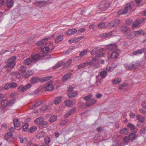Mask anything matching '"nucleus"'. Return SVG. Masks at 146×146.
I'll use <instances>...</instances> for the list:
<instances>
[{
	"label": "nucleus",
	"mask_w": 146,
	"mask_h": 146,
	"mask_svg": "<svg viewBox=\"0 0 146 146\" xmlns=\"http://www.w3.org/2000/svg\"><path fill=\"white\" fill-rule=\"evenodd\" d=\"M107 48L109 50L112 51L110 55L111 58L114 59L119 56L120 51L117 48V46L115 44L109 45L107 47Z\"/></svg>",
	"instance_id": "obj_1"
},
{
	"label": "nucleus",
	"mask_w": 146,
	"mask_h": 146,
	"mask_svg": "<svg viewBox=\"0 0 146 146\" xmlns=\"http://www.w3.org/2000/svg\"><path fill=\"white\" fill-rule=\"evenodd\" d=\"M46 46H44L43 48H40L43 53H47L50 50H52L54 48V46L51 42H48L46 43Z\"/></svg>",
	"instance_id": "obj_2"
},
{
	"label": "nucleus",
	"mask_w": 146,
	"mask_h": 146,
	"mask_svg": "<svg viewBox=\"0 0 146 146\" xmlns=\"http://www.w3.org/2000/svg\"><path fill=\"white\" fill-rule=\"evenodd\" d=\"M133 5V4L132 2L127 3L126 4L125 9H121L119 11L117 12V14L120 15L126 14L128 11L131 10Z\"/></svg>",
	"instance_id": "obj_3"
},
{
	"label": "nucleus",
	"mask_w": 146,
	"mask_h": 146,
	"mask_svg": "<svg viewBox=\"0 0 146 146\" xmlns=\"http://www.w3.org/2000/svg\"><path fill=\"white\" fill-rule=\"evenodd\" d=\"M92 95L90 94L84 98V100H86V105L88 106H90L95 104L96 101L92 98Z\"/></svg>",
	"instance_id": "obj_4"
},
{
	"label": "nucleus",
	"mask_w": 146,
	"mask_h": 146,
	"mask_svg": "<svg viewBox=\"0 0 146 146\" xmlns=\"http://www.w3.org/2000/svg\"><path fill=\"white\" fill-rule=\"evenodd\" d=\"M15 101L14 99L9 101L7 100H3L1 102V104L3 107L6 108L7 106H12L15 104Z\"/></svg>",
	"instance_id": "obj_5"
},
{
	"label": "nucleus",
	"mask_w": 146,
	"mask_h": 146,
	"mask_svg": "<svg viewBox=\"0 0 146 146\" xmlns=\"http://www.w3.org/2000/svg\"><path fill=\"white\" fill-rule=\"evenodd\" d=\"M36 55L32 56L31 58H28L25 60L24 61V64L26 65H29L31 63H36Z\"/></svg>",
	"instance_id": "obj_6"
},
{
	"label": "nucleus",
	"mask_w": 146,
	"mask_h": 146,
	"mask_svg": "<svg viewBox=\"0 0 146 146\" xmlns=\"http://www.w3.org/2000/svg\"><path fill=\"white\" fill-rule=\"evenodd\" d=\"M54 35L53 34V35L50 36L47 38H44L41 40L38 41L37 42V45L38 46H44L45 44L46 45V43H47V42L48 41V40L50 39L51 38H54Z\"/></svg>",
	"instance_id": "obj_7"
},
{
	"label": "nucleus",
	"mask_w": 146,
	"mask_h": 146,
	"mask_svg": "<svg viewBox=\"0 0 146 146\" xmlns=\"http://www.w3.org/2000/svg\"><path fill=\"white\" fill-rule=\"evenodd\" d=\"M140 65V63H137L135 64L131 63L130 64H125V66L126 69L131 70L132 69L138 68Z\"/></svg>",
	"instance_id": "obj_8"
},
{
	"label": "nucleus",
	"mask_w": 146,
	"mask_h": 146,
	"mask_svg": "<svg viewBox=\"0 0 146 146\" xmlns=\"http://www.w3.org/2000/svg\"><path fill=\"white\" fill-rule=\"evenodd\" d=\"M32 86V85L29 83L25 86L21 85L18 88V90L20 92H24L29 89Z\"/></svg>",
	"instance_id": "obj_9"
},
{
	"label": "nucleus",
	"mask_w": 146,
	"mask_h": 146,
	"mask_svg": "<svg viewBox=\"0 0 146 146\" xmlns=\"http://www.w3.org/2000/svg\"><path fill=\"white\" fill-rule=\"evenodd\" d=\"M74 88L70 87L68 90V95L69 98H73L76 96L77 95V92L73 90Z\"/></svg>",
	"instance_id": "obj_10"
},
{
	"label": "nucleus",
	"mask_w": 146,
	"mask_h": 146,
	"mask_svg": "<svg viewBox=\"0 0 146 146\" xmlns=\"http://www.w3.org/2000/svg\"><path fill=\"white\" fill-rule=\"evenodd\" d=\"M45 90L48 91H52L53 90L54 87L52 84V81H51L46 83L44 85Z\"/></svg>",
	"instance_id": "obj_11"
},
{
	"label": "nucleus",
	"mask_w": 146,
	"mask_h": 146,
	"mask_svg": "<svg viewBox=\"0 0 146 146\" xmlns=\"http://www.w3.org/2000/svg\"><path fill=\"white\" fill-rule=\"evenodd\" d=\"M91 54L92 55L97 54L98 56L101 57L103 56L104 54L100 51V50L98 48H94L91 51Z\"/></svg>",
	"instance_id": "obj_12"
},
{
	"label": "nucleus",
	"mask_w": 146,
	"mask_h": 146,
	"mask_svg": "<svg viewBox=\"0 0 146 146\" xmlns=\"http://www.w3.org/2000/svg\"><path fill=\"white\" fill-rule=\"evenodd\" d=\"M1 4L3 5L6 4L9 8L12 7L14 4L13 0H0Z\"/></svg>",
	"instance_id": "obj_13"
},
{
	"label": "nucleus",
	"mask_w": 146,
	"mask_h": 146,
	"mask_svg": "<svg viewBox=\"0 0 146 146\" xmlns=\"http://www.w3.org/2000/svg\"><path fill=\"white\" fill-rule=\"evenodd\" d=\"M109 6L107 3L103 2L99 5L98 9H100L101 11H105L107 9Z\"/></svg>",
	"instance_id": "obj_14"
},
{
	"label": "nucleus",
	"mask_w": 146,
	"mask_h": 146,
	"mask_svg": "<svg viewBox=\"0 0 146 146\" xmlns=\"http://www.w3.org/2000/svg\"><path fill=\"white\" fill-rule=\"evenodd\" d=\"M115 33V32L113 31L108 33H104L100 35V37L101 38H105L111 36H114Z\"/></svg>",
	"instance_id": "obj_15"
},
{
	"label": "nucleus",
	"mask_w": 146,
	"mask_h": 146,
	"mask_svg": "<svg viewBox=\"0 0 146 146\" xmlns=\"http://www.w3.org/2000/svg\"><path fill=\"white\" fill-rule=\"evenodd\" d=\"M39 120H40V122L39 123V127L40 128H42L46 127L48 124V122L46 121H43V118H40Z\"/></svg>",
	"instance_id": "obj_16"
},
{
	"label": "nucleus",
	"mask_w": 146,
	"mask_h": 146,
	"mask_svg": "<svg viewBox=\"0 0 146 146\" xmlns=\"http://www.w3.org/2000/svg\"><path fill=\"white\" fill-rule=\"evenodd\" d=\"M142 106L143 108L139 110V112L143 114H146V102H143L142 103Z\"/></svg>",
	"instance_id": "obj_17"
},
{
	"label": "nucleus",
	"mask_w": 146,
	"mask_h": 146,
	"mask_svg": "<svg viewBox=\"0 0 146 146\" xmlns=\"http://www.w3.org/2000/svg\"><path fill=\"white\" fill-rule=\"evenodd\" d=\"M120 30L122 32L126 34H129L131 33L130 29L124 26H123L121 27Z\"/></svg>",
	"instance_id": "obj_18"
},
{
	"label": "nucleus",
	"mask_w": 146,
	"mask_h": 146,
	"mask_svg": "<svg viewBox=\"0 0 146 146\" xmlns=\"http://www.w3.org/2000/svg\"><path fill=\"white\" fill-rule=\"evenodd\" d=\"M77 32V30L75 28H72L68 30L66 32L67 35L68 36H70L74 34Z\"/></svg>",
	"instance_id": "obj_19"
},
{
	"label": "nucleus",
	"mask_w": 146,
	"mask_h": 146,
	"mask_svg": "<svg viewBox=\"0 0 146 146\" xmlns=\"http://www.w3.org/2000/svg\"><path fill=\"white\" fill-rule=\"evenodd\" d=\"M52 78V76H48L46 77H43L41 78H40L37 77V82H44L45 81L50 80Z\"/></svg>",
	"instance_id": "obj_20"
},
{
	"label": "nucleus",
	"mask_w": 146,
	"mask_h": 146,
	"mask_svg": "<svg viewBox=\"0 0 146 146\" xmlns=\"http://www.w3.org/2000/svg\"><path fill=\"white\" fill-rule=\"evenodd\" d=\"M127 126L132 131L134 132H137V127L133 124L129 123L128 124Z\"/></svg>",
	"instance_id": "obj_21"
},
{
	"label": "nucleus",
	"mask_w": 146,
	"mask_h": 146,
	"mask_svg": "<svg viewBox=\"0 0 146 146\" xmlns=\"http://www.w3.org/2000/svg\"><path fill=\"white\" fill-rule=\"evenodd\" d=\"M130 140L128 137H125L123 139V141L120 144V145L123 146L124 145L127 144L130 141Z\"/></svg>",
	"instance_id": "obj_22"
},
{
	"label": "nucleus",
	"mask_w": 146,
	"mask_h": 146,
	"mask_svg": "<svg viewBox=\"0 0 146 146\" xmlns=\"http://www.w3.org/2000/svg\"><path fill=\"white\" fill-rule=\"evenodd\" d=\"M76 109L75 108H72L70 110H69V111H68L64 114V117L66 118L68 117L71 114H72L73 113H74V111H76Z\"/></svg>",
	"instance_id": "obj_23"
},
{
	"label": "nucleus",
	"mask_w": 146,
	"mask_h": 146,
	"mask_svg": "<svg viewBox=\"0 0 146 146\" xmlns=\"http://www.w3.org/2000/svg\"><path fill=\"white\" fill-rule=\"evenodd\" d=\"M71 76V74L70 73L66 74L62 78V80L64 82H66L70 78Z\"/></svg>",
	"instance_id": "obj_24"
},
{
	"label": "nucleus",
	"mask_w": 146,
	"mask_h": 146,
	"mask_svg": "<svg viewBox=\"0 0 146 146\" xmlns=\"http://www.w3.org/2000/svg\"><path fill=\"white\" fill-rule=\"evenodd\" d=\"M144 48L138 49L134 51L132 54L134 55H136L137 54H141L144 52Z\"/></svg>",
	"instance_id": "obj_25"
},
{
	"label": "nucleus",
	"mask_w": 146,
	"mask_h": 146,
	"mask_svg": "<svg viewBox=\"0 0 146 146\" xmlns=\"http://www.w3.org/2000/svg\"><path fill=\"white\" fill-rule=\"evenodd\" d=\"M65 103L66 105L69 107L70 106H72L74 105L76 103V102L75 101H70L69 100H66L65 101Z\"/></svg>",
	"instance_id": "obj_26"
},
{
	"label": "nucleus",
	"mask_w": 146,
	"mask_h": 146,
	"mask_svg": "<svg viewBox=\"0 0 146 146\" xmlns=\"http://www.w3.org/2000/svg\"><path fill=\"white\" fill-rule=\"evenodd\" d=\"M136 117L137 119L141 123L143 122L145 119L144 117L142 116L139 114H137L136 115Z\"/></svg>",
	"instance_id": "obj_27"
},
{
	"label": "nucleus",
	"mask_w": 146,
	"mask_h": 146,
	"mask_svg": "<svg viewBox=\"0 0 146 146\" xmlns=\"http://www.w3.org/2000/svg\"><path fill=\"white\" fill-rule=\"evenodd\" d=\"M63 39V36L62 35H60L57 36L55 40L56 43H58L61 41Z\"/></svg>",
	"instance_id": "obj_28"
},
{
	"label": "nucleus",
	"mask_w": 146,
	"mask_h": 146,
	"mask_svg": "<svg viewBox=\"0 0 146 146\" xmlns=\"http://www.w3.org/2000/svg\"><path fill=\"white\" fill-rule=\"evenodd\" d=\"M142 21L141 19H138L136 20L133 24L132 26L135 27H138L140 25Z\"/></svg>",
	"instance_id": "obj_29"
},
{
	"label": "nucleus",
	"mask_w": 146,
	"mask_h": 146,
	"mask_svg": "<svg viewBox=\"0 0 146 146\" xmlns=\"http://www.w3.org/2000/svg\"><path fill=\"white\" fill-rule=\"evenodd\" d=\"M121 81L120 78H117L112 80V83L113 84L116 85L119 83Z\"/></svg>",
	"instance_id": "obj_30"
},
{
	"label": "nucleus",
	"mask_w": 146,
	"mask_h": 146,
	"mask_svg": "<svg viewBox=\"0 0 146 146\" xmlns=\"http://www.w3.org/2000/svg\"><path fill=\"white\" fill-rule=\"evenodd\" d=\"M64 65V62L62 61L59 62L57 64L54 65L53 67V68L54 69H57L61 66Z\"/></svg>",
	"instance_id": "obj_31"
},
{
	"label": "nucleus",
	"mask_w": 146,
	"mask_h": 146,
	"mask_svg": "<svg viewBox=\"0 0 146 146\" xmlns=\"http://www.w3.org/2000/svg\"><path fill=\"white\" fill-rule=\"evenodd\" d=\"M61 96H58L55 98L54 103L55 105L59 104L61 102Z\"/></svg>",
	"instance_id": "obj_32"
},
{
	"label": "nucleus",
	"mask_w": 146,
	"mask_h": 146,
	"mask_svg": "<svg viewBox=\"0 0 146 146\" xmlns=\"http://www.w3.org/2000/svg\"><path fill=\"white\" fill-rule=\"evenodd\" d=\"M89 50L88 49L85 50L83 51H82L80 52L79 55L81 57H83L87 54L88 52H89Z\"/></svg>",
	"instance_id": "obj_33"
},
{
	"label": "nucleus",
	"mask_w": 146,
	"mask_h": 146,
	"mask_svg": "<svg viewBox=\"0 0 146 146\" xmlns=\"http://www.w3.org/2000/svg\"><path fill=\"white\" fill-rule=\"evenodd\" d=\"M13 122L15 128L18 127L21 125L18 119H14Z\"/></svg>",
	"instance_id": "obj_34"
},
{
	"label": "nucleus",
	"mask_w": 146,
	"mask_h": 146,
	"mask_svg": "<svg viewBox=\"0 0 146 146\" xmlns=\"http://www.w3.org/2000/svg\"><path fill=\"white\" fill-rule=\"evenodd\" d=\"M78 42L77 37H74L71 38L68 40V42L70 44H72L74 42Z\"/></svg>",
	"instance_id": "obj_35"
},
{
	"label": "nucleus",
	"mask_w": 146,
	"mask_h": 146,
	"mask_svg": "<svg viewBox=\"0 0 146 146\" xmlns=\"http://www.w3.org/2000/svg\"><path fill=\"white\" fill-rule=\"evenodd\" d=\"M134 35L137 36L138 35H144V33L142 30L134 32Z\"/></svg>",
	"instance_id": "obj_36"
},
{
	"label": "nucleus",
	"mask_w": 146,
	"mask_h": 146,
	"mask_svg": "<svg viewBox=\"0 0 146 146\" xmlns=\"http://www.w3.org/2000/svg\"><path fill=\"white\" fill-rule=\"evenodd\" d=\"M57 118V115H53L50 118L49 121L51 123L53 122L56 121Z\"/></svg>",
	"instance_id": "obj_37"
},
{
	"label": "nucleus",
	"mask_w": 146,
	"mask_h": 146,
	"mask_svg": "<svg viewBox=\"0 0 146 146\" xmlns=\"http://www.w3.org/2000/svg\"><path fill=\"white\" fill-rule=\"evenodd\" d=\"M15 65V63L11 62H7V66L10 68H13Z\"/></svg>",
	"instance_id": "obj_38"
},
{
	"label": "nucleus",
	"mask_w": 146,
	"mask_h": 146,
	"mask_svg": "<svg viewBox=\"0 0 146 146\" xmlns=\"http://www.w3.org/2000/svg\"><path fill=\"white\" fill-rule=\"evenodd\" d=\"M33 73V72L32 70L28 71L25 75V78H27L28 77L31 75Z\"/></svg>",
	"instance_id": "obj_39"
},
{
	"label": "nucleus",
	"mask_w": 146,
	"mask_h": 146,
	"mask_svg": "<svg viewBox=\"0 0 146 146\" xmlns=\"http://www.w3.org/2000/svg\"><path fill=\"white\" fill-rule=\"evenodd\" d=\"M72 61V59H69L67 61V62L65 63H64V66L65 67H68L69 66H70V65L71 64Z\"/></svg>",
	"instance_id": "obj_40"
},
{
	"label": "nucleus",
	"mask_w": 146,
	"mask_h": 146,
	"mask_svg": "<svg viewBox=\"0 0 146 146\" xmlns=\"http://www.w3.org/2000/svg\"><path fill=\"white\" fill-rule=\"evenodd\" d=\"M128 131V130L126 128H123L120 131L121 133L125 135L127 134Z\"/></svg>",
	"instance_id": "obj_41"
},
{
	"label": "nucleus",
	"mask_w": 146,
	"mask_h": 146,
	"mask_svg": "<svg viewBox=\"0 0 146 146\" xmlns=\"http://www.w3.org/2000/svg\"><path fill=\"white\" fill-rule=\"evenodd\" d=\"M45 143L47 145H48L50 142V137L46 136L44 139Z\"/></svg>",
	"instance_id": "obj_42"
},
{
	"label": "nucleus",
	"mask_w": 146,
	"mask_h": 146,
	"mask_svg": "<svg viewBox=\"0 0 146 146\" xmlns=\"http://www.w3.org/2000/svg\"><path fill=\"white\" fill-rule=\"evenodd\" d=\"M19 70L21 72V73H22L23 74L25 73L26 72V68L25 67L23 66H21L20 67Z\"/></svg>",
	"instance_id": "obj_43"
},
{
	"label": "nucleus",
	"mask_w": 146,
	"mask_h": 146,
	"mask_svg": "<svg viewBox=\"0 0 146 146\" xmlns=\"http://www.w3.org/2000/svg\"><path fill=\"white\" fill-rule=\"evenodd\" d=\"M107 71H103L100 73V76L103 78H104L106 76Z\"/></svg>",
	"instance_id": "obj_44"
},
{
	"label": "nucleus",
	"mask_w": 146,
	"mask_h": 146,
	"mask_svg": "<svg viewBox=\"0 0 146 146\" xmlns=\"http://www.w3.org/2000/svg\"><path fill=\"white\" fill-rule=\"evenodd\" d=\"M16 59V56H13L11 57L8 60V62H15L16 63L15 60Z\"/></svg>",
	"instance_id": "obj_45"
},
{
	"label": "nucleus",
	"mask_w": 146,
	"mask_h": 146,
	"mask_svg": "<svg viewBox=\"0 0 146 146\" xmlns=\"http://www.w3.org/2000/svg\"><path fill=\"white\" fill-rule=\"evenodd\" d=\"M106 71L107 72L113 71V69H111V64L109 63L107 65L106 68Z\"/></svg>",
	"instance_id": "obj_46"
},
{
	"label": "nucleus",
	"mask_w": 146,
	"mask_h": 146,
	"mask_svg": "<svg viewBox=\"0 0 146 146\" xmlns=\"http://www.w3.org/2000/svg\"><path fill=\"white\" fill-rule=\"evenodd\" d=\"M113 22L114 23V27L118 25L120 23V21L118 19L114 20Z\"/></svg>",
	"instance_id": "obj_47"
},
{
	"label": "nucleus",
	"mask_w": 146,
	"mask_h": 146,
	"mask_svg": "<svg viewBox=\"0 0 146 146\" xmlns=\"http://www.w3.org/2000/svg\"><path fill=\"white\" fill-rule=\"evenodd\" d=\"M11 88H15L17 86V84L16 83L12 82L10 83Z\"/></svg>",
	"instance_id": "obj_48"
},
{
	"label": "nucleus",
	"mask_w": 146,
	"mask_h": 146,
	"mask_svg": "<svg viewBox=\"0 0 146 146\" xmlns=\"http://www.w3.org/2000/svg\"><path fill=\"white\" fill-rule=\"evenodd\" d=\"M4 89L6 90H8L11 88L10 83H6L5 84L3 87Z\"/></svg>",
	"instance_id": "obj_49"
},
{
	"label": "nucleus",
	"mask_w": 146,
	"mask_h": 146,
	"mask_svg": "<svg viewBox=\"0 0 146 146\" xmlns=\"http://www.w3.org/2000/svg\"><path fill=\"white\" fill-rule=\"evenodd\" d=\"M28 124L27 123H25L23 127V131H26L27 130L28 128Z\"/></svg>",
	"instance_id": "obj_50"
},
{
	"label": "nucleus",
	"mask_w": 146,
	"mask_h": 146,
	"mask_svg": "<svg viewBox=\"0 0 146 146\" xmlns=\"http://www.w3.org/2000/svg\"><path fill=\"white\" fill-rule=\"evenodd\" d=\"M135 133H132L130 134L129 136V138L130 140H132L133 139L135 138Z\"/></svg>",
	"instance_id": "obj_51"
},
{
	"label": "nucleus",
	"mask_w": 146,
	"mask_h": 146,
	"mask_svg": "<svg viewBox=\"0 0 146 146\" xmlns=\"http://www.w3.org/2000/svg\"><path fill=\"white\" fill-rule=\"evenodd\" d=\"M16 76L17 78L19 79L22 77L23 74L21 73L17 72L16 73Z\"/></svg>",
	"instance_id": "obj_52"
},
{
	"label": "nucleus",
	"mask_w": 146,
	"mask_h": 146,
	"mask_svg": "<svg viewBox=\"0 0 146 146\" xmlns=\"http://www.w3.org/2000/svg\"><path fill=\"white\" fill-rule=\"evenodd\" d=\"M38 91L39 92H42L44 90H45L44 88V85L42 86H41L38 88Z\"/></svg>",
	"instance_id": "obj_53"
},
{
	"label": "nucleus",
	"mask_w": 146,
	"mask_h": 146,
	"mask_svg": "<svg viewBox=\"0 0 146 146\" xmlns=\"http://www.w3.org/2000/svg\"><path fill=\"white\" fill-rule=\"evenodd\" d=\"M108 27L111 28L114 27V23L113 21L110 22L108 25Z\"/></svg>",
	"instance_id": "obj_54"
},
{
	"label": "nucleus",
	"mask_w": 146,
	"mask_h": 146,
	"mask_svg": "<svg viewBox=\"0 0 146 146\" xmlns=\"http://www.w3.org/2000/svg\"><path fill=\"white\" fill-rule=\"evenodd\" d=\"M31 82L32 84L36 83V78L35 77L32 78L31 80Z\"/></svg>",
	"instance_id": "obj_55"
},
{
	"label": "nucleus",
	"mask_w": 146,
	"mask_h": 146,
	"mask_svg": "<svg viewBox=\"0 0 146 146\" xmlns=\"http://www.w3.org/2000/svg\"><path fill=\"white\" fill-rule=\"evenodd\" d=\"M81 58V57L80 56H76L74 58V60L75 61H78L80 60Z\"/></svg>",
	"instance_id": "obj_56"
},
{
	"label": "nucleus",
	"mask_w": 146,
	"mask_h": 146,
	"mask_svg": "<svg viewBox=\"0 0 146 146\" xmlns=\"http://www.w3.org/2000/svg\"><path fill=\"white\" fill-rule=\"evenodd\" d=\"M85 67V66L84 63H83L81 64H80L78 65L77 66V67H78V68L79 69L84 68V67Z\"/></svg>",
	"instance_id": "obj_57"
},
{
	"label": "nucleus",
	"mask_w": 146,
	"mask_h": 146,
	"mask_svg": "<svg viewBox=\"0 0 146 146\" xmlns=\"http://www.w3.org/2000/svg\"><path fill=\"white\" fill-rule=\"evenodd\" d=\"M85 31V29L83 28H81L79 29L77 31V33H81Z\"/></svg>",
	"instance_id": "obj_58"
},
{
	"label": "nucleus",
	"mask_w": 146,
	"mask_h": 146,
	"mask_svg": "<svg viewBox=\"0 0 146 146\" xmlns=\"http://www.w3.org/2000/svg\"><path fill=\"white\" fill-rule=\"evenodd\" d=\"M8 136V137H11L13 135L12 133L11 132H7V134H5V138H7L6 137V136Z\"/></svg>",
	"instance_id": "obj_59"
},
{
	"label": "nucleus",
	"mask_w": 146,
	"mask_h": 146,
	"mask_svg": "<svg viewBox=\"0 0 146 146\" xmlns=\"http://www.w3.org/2000/svg\"><path fill=\"white\" fill-rule=\"evenodd\" d=\"M98 27L100 28H102L105 26V24L104 23H102L98 25Z\"/></svg>",
	"instance_id": "obj_60"
},
{
	"label": "nucleus",
	"mask_w": 146,
	"mask_h": 146,
	"mask_svg": "<svg viewBox=\"0 0 146 146\" xmlns=\"http://www.w3.org/2000/svg\"><path fill=\"white\" fill-rule=\"evenodd\" d=\"M129 115L130 116V118L132 119L134 118L135 116V113L132 112H130L129 113Z\"/></svg>",
	"instance_id": "obj_61"
},
{
	"label": "nucleus",
	"mask_w": 146,
	"mask_h": 146,
	"mask_svg": "<svg viewBox=\"0 0 146 146\" xmlns=\"http://www.w3.org/2000/svg\"><path fill=\"white\" fill-rule=\"evenodd\" d=\"M36 128H34V127H31L29 130V132L33 133L36 130Z\"/></svg>",
	"instance_id": "obj_62"
},
{
	"label": "nucleus",
	"mask_w": 146,
	"mask_h": 146,
	"mask_svg": "<svg viewBox=\"0 0 146 146\" xmlns=\"http://www.w3.org/2000/svg\"><path fill=\"white\" fill-rule=\"evenodd\" d=\"M84 63L86 67L87 66L92 65V61H90L84 62Z\"/></svg>",
	"instance_id": "obj_63"
},
{
	"label": "nucleus",
	"mask_w": 146,
	"mask_h": 146,
	"mask_svg": "<svg viewBox=\"0 0 146 146\" xmlns=\"http://www.w3.org/2000/svg\"><path fill=\"white\" fill-rule=\"evenodd\" d=\"M17 95V93L16 92H14L12 93L10 95L11 97L13 98L16 97Z\"/></svg>",
	"instance_id": "obj_64"
}]
</instances>
